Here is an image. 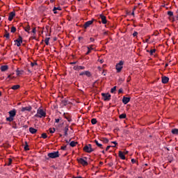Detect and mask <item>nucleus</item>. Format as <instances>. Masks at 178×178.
<instances>
[{"mask_svg": "<svg viewBox=\"0 0 178 178\" xmlns=\"http://www.w3.org/2000/svg\"><path fill=\"white\" fill-rule=\"evenodd\" d=\"M35 118H42L46 117V112L41 108H38L35 115Z\"/></svg>", "mask_w": 178, "mask_h": 178, "instance_id": "f257e3e1", "label": "nucleus"}, {"mask_svg": "<svg viewBox=\"0 0 178 178\" xmlns=\"http://www.w3.org/2000/svg\"><path fill=\"white\" fill-rule=\"evenodd\" d=\"M47 156L48 157L45 158L46 160H49V159H55L59 157V152H58V151H56V152H54L51 153H48Z\"/></svg>", "mask_w": 178, "mask_h": 178, "instance_id": "f03ea898", "label": "nucleus"}, {"mask_svg": "<svg viewBox=\"0 0 178 178\" xmlns=\"http://www.w3.org/2000/svg\"><path fill=\"white\" fill-rule=\"evenodd\" d=\"M77 161H79V163L81 164L83 166L88 165V159L86 156L77 159Z\"/></svg>", "mask_w": 178, "mask_h": 178, "instance_id": "7ed1b4c3", "label": "nucleus"}, {"mask_svg": "<svg viewBox=\"0 0 178 178\" xmlns=\"http://www.w3.org/2000/svg\"><path fill=\"white\" fill-rule=\"evenodd\" d=\"M123 64H124V62H123L122 60H120V63L116 64L115 69L118 73H120V72H122V70L123 68Z\"/></svg>", "mask_w": 178, "mask_h": 178, "instance_id": "20e7f679", "label": "nucleus"}, {"mask_svg": "<svg viewBox=\"0 0 178 178\" xmlns=\"http://www.w3.org/2000/svg\"><path fill=\"white\" fill-rule=\"evenodd\" d=\"M101 95L103 97L104 102H109L111 100V95L109 93H102Z\"/></svg>", "mask_w": 178, "mask_h": 178, "instance_id": "39448f33", "label": "nucleus"}, {"mask_svg": "<svg viewBox=\"0 0 178 178\" xmlns=\"http://www.w3.org/2000/svg\"><path fill=\"white\" fill-rule=\"evenodd\" d=\"M15 42H17V47H20L23 42L22 41V36H19L17 40H15Z\"/></svg>", "mask_w": 178, "mask_h": 178, "instance_id": "423d86ee", "label": "nucleus"}, {"mask_svg": "<svg viewBox=\"0 0 178 178\" xmlns=\"http://www.w3.org/2000/svg\"><path fill=\"white\" fill-rule=\"evenodd\" d=\"M31 111H32V106H31L21 108V112H25V111L30 112Z\"/></svg>", "mask_w": 178, "mask_h": 178, "instance_id": "0eeeda50", "label": "nucleus"}, {"mask_svg": "<svg viewBox=\"0 0 178 178\" xmlns=\"http://www.w3.org/2000/svg\"><path fill=\"white\" fill-rule=\"evenodd\" d=\"M99 17L101 19V22H102L103 24H106L107 23L106 17H105V15H100Z\"/></svg>", "mask_w": 178, "mask_h": 178, "instance_id": "6e6552de", "label": "nucleus"}, {"mask_svg": "<svg viewBox=\"0 0 178 178\" xmlns=\"http://www.w3.org/2000/svg\"><path fill=\"white\" fill-rule=\"evenodd\" d=\"M16 16V13L15 11L10 12L9 14V18L8 19L9 21H13V19Z\"/></svg>", "mask_w": 178, "mask_h": 178, "instance_id": "1a4fd4ad", "label": "nucleus"}, {"mask_svg": "<svg viewBox=\"0 0 178 178\" xmlns=\"http://www.w3.org/2000/svg\"><path fill=\"white\" fill-rule=\"evenodd\" d=\"M130 99L131 98L124 96L122 99V103L126 105L130 102Z\"/></svg>", "mask_w": 178, "mask_h": 178, "instance_id": "9d476101", "label": "nucleus"}, {"mask_svg": "<svg viewBox=\"0 0 178 178\" xmlns=\"http://www.w3.org/2000/svg\"><path fill=\"white\" fill-rule=\"evenodd\" d=\"M169 81V77L167 76H162L161 77V82L163 84H166Z\"/></svg>", "mask_w": 178, "mask_h": 178, "instance_id": "9b49d317", "label": "nucleus"}, {"mask_svg": "<svg viewBox=\"0 0 178 178\" xmlns=\"http://www.w3.org/2000/svg\"><path fill=\"white\" fill-rule=\"evenodd\" d=\"M16 113H17L16 109H13L9 111L10 117H14V118L16 117Z\"/></svg>", "mask_w": 178, "mask_h": 178, "instance_id": "f8f14e48", "label": "nucleus"}, {"mask_svg": "<svg viewBox=\"0 0 178 178\" xmlns=\"http://www.w3.org/2000/svg\"><path fill=\"white\" fill-rule=\"evenodd\" d=\"M29 131H30V133H31V134H36L37 131H38L37 129H35V128H33V127H30V128L29 129Z\"/></svg>", "mask_w": 178, "mask_h": 178, "instance_id": "ddd939ff", "label": "nucleus"}, {"mask_svg": "<svg viewBox=\"0 0 178 178\" xmlns=\"http://www.w3.org/2000/svg\"><path fill=\"white\" fill-rule=\"evenodd\" d=\"M90 26V21H87L86 23L84 24V25H83V29L86 30V29H88V27Z\"/></svg>", "mask_w": 178, "mask_h": 178, "instance_id": "4468645a", "label": "nucleus"}, {"mask_svg": "<svg viewBox=\"0 0 178 178\" xmlns=\"http://www.w3.org/2000/svg\"><path fill=\"white\" fill-rule=\"evenodd\" d=\"M79 75L80 76L86 75L88 77H90V72H88V71L82 72L81 73H80Z\"/></svg>", "mask_w": 178, "mask_h": 178, "instance_id": "2eb2a0df", "label": "nucleus"}, {"mask_svg": "<svg viewBox=\"0 0 178 178\" xmlns=\"http://www.w3.org/2000/svg\"><path fill=\"white\" fill-rule=\"evenodd\" d=\"M56 10L60 11L61 10V8L60 6L54 7V9H53V11H54V14H57L58 13V12Z\"/></svg>", "mask_w": 178, "mask_h": 178, "instance_id": "dca6fc26", "label": "nucleus"}, {"mask_svg": "<svg viewBox=\"0 0 178 178\" xmlns=\"http://www.w3.org/2000/svg\"><path fill=\"white\" fill-rule=\"evenodd\" d=\"M68 131H69V127L66 126L64 128V134H65V136H68Z\"/></svg>", "mask_w": 178, "mask_h": 178, "instance_id": "f3484780", "label": "nucleus"}, {"mask_svg": "<svg viewBox=\"0 0 178 178\" xmlns=\"http://www.w3.org/2000/svg\"><path fill=\"white\" fill-rule=\"evenodd\" d=\"M14 118L15 117L9 116V117L6 118V121L9 122H12L14 121Z\"/></svg>", "mask_w": 178, "mask_h": 178, "instance_id": "a211bd4d", "label": "nucleus"}, {"mask_svg": "<svg viewBox=\"0 0 178 178\" xmlns=\"http://www.w3.org/2000/svg\"><path fill=\"white\" fill-rule=\"evenodd\" d=\"M8 69V65H3L1 67L0 70L1 72H6V70Z\"/></svg>", "mask_w": 178, "mask_h": 178, "instance_id": "6ab92c4d", "label": "nucleus"}, {"mask_svg": "<svg viewBox=\"0 0 178 178\" xmlns=\"http://www.w3.org/2000/svg\"><path fill=\"white\" fill-rule=\"evenodd\" d=\"M119 156H120V158L121 159L125 160V156H124V154L122 153V151H120Z\"/></svg>", "mask_w": 178, "mask_h": 178, "instance_id": "aec40b11", "label": "nucleus"}, {"mask_svg": "<svg viewBox=\"0 0 178 178\" xmlns=\"http://www.w3.org/2000/svg\"><path fill=\"white\" fill-rule=\"evenodd\" d=\"M83 150H84L85 152H90V148L88 145H86L84 147H83Z\"/></svg>", "mask_w": 178, "mask_h": 178, "instance_id": "412c9836", "label": "nucleus"}, {"mask_svg": "<svg viewBox=\"0 0 178 178\" xmlns=\"http://www.w3.org/2000/svg\"><path fill=\"white\" fill-rule=\"evenodd\" d=\"M4 38H7V40H10V33L7 31H5Z\"/></svg>", "mask_w": 178, "mask_h": 178, "instance_id": "4be33fe9", "label": "nucleus"}, {"mask_svg": "<svg viewBox=\"0 0 178 178\" xmlns=\"http://www.w3.org/2000/svg\"><path fill=\"white\" fill-rule=\"evenodd\" d=\"M24 72V71H23V70H19V69L17 70V76L22 75Z\"/></svg>", "mask_w": 178, "mask_h": 178, "instance_id": "5701e85b", "label": "nucleus"}, {"mask_svg": "<svg viewBox=\"0 0 178 178\" xmlns=\"http://www.w3.org/2000/svg\"><path fill=\"white\" fill-rule=\"evenodd\" d=\"M95 144H97L98 147H99L101 149H104V147H102V145L99 143V141H97V140H95Z\"/></svg>", "mask_w": 178, "mask_h": 178, "instance_id": "b1692460", "label": "nucleus"}, {"mask_svg": "<svg viewBox=\"0 0 178 178\" xmlns=\"http://www.w3.org/2000/svg\"><path fill=\"white\" fill-rule=\"evenodd\" d=\"M172 134L178 136V129H172Z\"/></svg>", "mask_w": 178, "mask_h": 178, "instance_id": "393cba45", "label": "nucleus"}, {"mask_svg": "<svg viewBox=\"0 0 178 178\" xmlns=\"http://www.w3.org/2000/svg\"><path fill=\"white\" fill-rule=\"evenodd\" d=\"M76 145H77V142L76 141H71V143H70V146L72 147H76Z\"/></svg>", "mask_w": 178, "mask_h": 178, "instance_id": "a878e982", "label": "nucleus"}, {"mask_svg": "<svg viewBox=\"0 0 178 178\" xmlns=\"http://www.w3.org/2000/svg\"><path fill=\"white\" fill-rule=\"evenodd\" d=\"M19 88H20V86L19 85H14L13 87H12V89L13 90H18Z\"/></svg>", "mask_w": 178, "mask_h": 178, "instance_id": "bb28decb", "label": "nucleus"}, {"mask_svg": "<svg viewBox=\"0 0 178 178\" xmlns=\"http://www.w3.org/2000/svg\"><path fill=\"white\" fill-rule=\"evenodd\" d=\"M24 149L25 151H29V145H28L27 142H25V147H24Z\"/></svg>", "mask_w": 178, "mask_h": 178, "instance_id": "cd10ccee", "label": "nucleus"}, {"mask_svg": "<svg viewBox=\"0 0 178 178\" xmlns=\"http://www.w3.org/2000/svg\"><path fill=\"white\" fill-rule=\"evenodd\" d=\"M24 30H25L26 32H28V33H29L30 30H31V26L29 25H28L27 26H26L25 28H24Z\"/></svg>", "mask_w": 178, "mask_h": 178, "instance_id": "c85d7f7f", "label": "nucleus"}, {"mask_svg": "<svg viewBox=\"0 0 178 178\" xmlns=\"http://www.w3.org/2000/svg\"><path fill=\"white\" fill-rule=\"evenodd\" d=\"M90 122L92 123V125H95V124H97V120L96 118H93V119H92V120H90Z\"/></svg>", "mask_w": 178, "mask_h": 178, "instance_id": "c756f323", "label": "nucleus"}, {"mask_svg": "<svg viewBox=\"0 0 178 178\" xmlns=\"http://www.w3.org/2000/svg\"><path fill=\"white\" fill-rule=\"evenodd\" d=\"M17 31V29L15 26H12L10 29V33H15Z\"/></svg>", "mask_w": 178, "mask_h": 178, "instance_id": "7c9ffc66", "label": "nucleus"}, {"mask_svg": "<svg viewBox=\"0 0 178 178\" xmlns=\"http://www.w3.org/2000/svg\"><path fill=\"white\" fill-rule=\"evenodd\" d=\"M167 15H169L170 17H172L174 16L173 11H168Z\"/></svg>", "mask_w": 178, "mask_h": 178, "instance_id": "2f4dec72", "label": "nucleus"}, {"mask_svg": "<svg viewBox=\"0 0 178 178\" xmlns=\"http://www.w3.org/2000/svg\"><path fill=\"white\" fill-rule=\"evenodd\" d=\"M41 137L43 139H46V138H47V134H45V133H43V134H41Z\"/></svg>", "mask_w": 178, "mask_h": 178, "instance_id": "473e14b6", "label": "nucleus"}, {"mask_svg": "<svg viewBox=\"0 0 178 178\" xmlns=\"http://www.w3.org/2000/svg\"><path fill=\"white\" fill-rule=\"evenodd\" d=\"M115 90H117V86H115L111 89V93H114Z\"/></svg>", "mask_w": 178, "mask_h": 178, "instance_id": "72a5a7b5", "label": "nucleus"}, {"mask_svg": "<svg viewBox=\"0 0 178 178\" xmlns=\"http://www.w3.org/2000/svg\"><path fill=\"white\" fill-rule=\"evenodd\" d=\"M126 118V113H122L120 115V119H125Z\"/></svg>", "mask_w": 178, "mask_h": 178, "instance_id": "f704fd0d", "label": "nucleus"}, {"mask_svg": "<svg viewBox=\"0 0 178 178\" xmlns=\"http://www.w3.org/2000/svg\"><path fill=\"white\" fill-rule=\"evenodd\" d=\"M49 131H50V134H54L56 131L55 128H50V129H49Z\"/></svg>", "mask_w": 178, "mask_h": 178, "instance_id": "c9c22d12", "label": "nucleus"}, {"mask_svg": "<svg viewBox=\"0 0 178 178\" xmlns=\"http://www.w3.org/2000/svg\"><path fill=\"white\" fill-rule=\"evenodd\" d=\"M62 104H63L64 106H66L68 104V102L67 100H62L61 102Z\"/></svg>", "mask_w": 178, "mask_h": 178, "instance_id": "e433bc0d", "label": "nucleus"}, {"mask_svg": "<svg viewBox=\"0 0 178 178\" xmlns=\"http://www.w3.org/2000/svg\"><path fill=\"white\" fill-rule=\"evenodd\" d=\"M49 40H50V38H45L44 42H45L46 45H49Z\"/></svg>", "mask_w": 178, "mask_h": 178, "instance_id": "4c0bfd02", "label": "nucleus"}, {"mask_svg": "<svg viewBox=\"0 0 178 178\" xmlns=\"http://www.w3.org/2000/svg\"><path fill=\"white\" fill-rule=\"evenodd\" d=\"M12 162H13L12 159H8V163H7V165H8V166L11 165Z\"/></svg>", "mask_w": 178, "mask_h": 178, "instance_id": "58836bf2", "label": "nucleus"}, {"mask_svg": "<svg viewBox=\"0 0 178 178\" xmlns=\"http://www.w3.org/2000/svg\"><path fill=\"white\" fill-rule=\"evenodd\" d=\"M95 46L91 44V45L90 46V51H91L92 50H95Z\"/></svg>", "mask_w": 178, "mask_h": 178, "instance_id": "ea45409f", "label": "nucleus"}, {"mask_svg": "<svg viewBox=\"0 0 178 178\" xmlns=\"http://www.w3.org/2000/svg\"><path fill=\"white\" fill-rule=\"evenodd\" d=\"M154 53H156V49H151V51H149V54L151 56L153 55Z\"/></svg>", "mask_w": 178, "mask_h": 178, "instance_id": "a19ab883", "label": "nucleus"}, {"mask_svg": "<svg viewBox=\"0 0 178 178\" xmlns=\"http://www.w3.org/2000/svg\"><path fill=\"white\" fill-rule=\"evenodd\" d=\"M38 65L37 63H31V66L33 67L34 66Z\"/></svg>", "mask_w": 178, "mask_h": 178, "instance_id": "79ce46f5", "label": "nucleus"}, {"mask_svg": "<svg viewBox=\"0 0 178 178\" xmlns=\"http://www.w3.org/2000/svg\"><path fill=\"white\" fill-rule=\"evenodd\" d=\"M103 142H104V143H108L109 142V140L107 138H104L103 139Z\"/></svg>", "mask_w": 178, "mask_h": 178, "instance_id": "37998d69", "label": "nucleus"}, {"mask_svg": "<svg viewBox=\"0 0 178 178\" xmlns=\"http://www.w3.org/2000/svg\"><path fill=\"white\" fill-rule=\"evenodd\" d=\"M138 35V33L136 32V31H134V33H133L134 37H136V35Z\"/></svg>", "mask_w": 178, "mask_h": 178, "instance_id": "c03bdc74", "label": "nucleus"}, {"mask_svg": "<svg viewBox=\"0 0 178 178\" xmlns=\"http://www.w3.org/2000/svg\"><path fill=\"white\" fill-rule=\"evenodd\" d=\"M79 66H74V70H79Z\"/></svg>", "mask_w": 178, "mask_h": 178, "instance_id": "a18cd8bd", "label": "nucleus"}, {"mask_svg": "<svg viewBox=\"0 0 178 178\" xmlns=\"http://www.w3.org/2000/svg\"><path fill=\"white\" fill-rule=\"evenodd\" d=\"M31 33H33V34H35L36 33L35 28L33 29V31H31Z\"/></svg>", "mask_w": 178, "mask_h": 178, "instance_id": "49530a36", "label": "nucleus"}, {"mask_svg": "<svg viewBox=\"0 0 178 178\" xmlns=\"http://www.w3.org/2000/svg\"><path fill=\"white\" fill-rule=\"evenodd\" d=\"M136 161L135 159H131V163H136Z\"/></svg>", "mask_w": 178, "mask_h": 178, "instance_id": "de8ad7c7", "label": "nucleus"}, {"mask_svg": "<svg viewBox=\"0 0 178 178\" xmlns=\"http://www.w3.org/2000/svg\"><path fill=\"white\" fill-rule=\"evenodd\" d=\"M111 147H112V146H111V145L107 146V147H106V151H108L109 149H110Z\"/></svg>", "mask_w": 178, "mask_h": 178, "instance_id": "09e8293b", "label": "nucleus"}, {"mask_svg": "<svg viewBox=\"0 0 178 178\" xmlns=\"http://www.w3.org/2000/svg\"><path fill=\"white\" fill-rule=\"evenodd\" d=\"M123 92V90L122 88H120L119 90H118V94H121Z\"/></svg>", "mask_w": 178, "mask_h": 178, "instance_id": "8fccbe9b", "label": "nucleus"}, {"mask_svg": "<svg viewBox=\"0 0 178 178\" xmlns=\"http://www.w3.org/2000/svg\"><path fill=\"white\" fill-rule=\"evenodd\" d=\"M129 81H131V76H129L128 79H127V82H129Z\"/></svg>", "mask_w": 178, "mask_h": 178, "instance_id": "3c124183", "label": "nucleus"}, {"mask_svg": "<svg viewBox=\"0 0 178 178\" xmlns=\"http://www.w3.org/2000/svg\"><path fill=\"white\" fill-rule=\"evenodd\" d=\"M79 70H84V67L83 66H79Z\"/></svg>", "mask_w": 178, "mask_h": 178, "instance_id": "603ef678", "label": "nucleus"}, {"mask_svg": "<svg viewBox=\"0 0 178 178\" xmlns=\"http://www.w3.org/2000/svg\"><path fill=\"white\" fill-rule=\"evenodd\" d=\"M95 41V39L93 38H90V42H94Z\"/></svg>", "mask_w": 178, "mask_h": 178, "instance_id": "864d4df0", "label": "nucleus"}, {"mask_svg": "<svg viewBox=\"0 0 178 178\" xmlns=\"http://www.w3.org/2000/svg\"><path fill=\"white\" fill-rule=\"evenodd\" d=\"M87 48H88V51H87V53H86V55H88L89 53H90V47H88Z\"/></svg>", "mask_w": 178, "mask_h": 178, "instance_id": "5fc2aeb1", "label": "nucleus"}, {"mask_svg": "<svg viewBox=\"0 0 178 178\" xmlns=\"http://www.w3.org/2000/svg\"><path fill=\"white\" fill-rule=\"evenodd\" d=\"M95 19H92V20L90 21V25H91L94 22Z\"/></svg>", "mask_w": 178, "mask_h": 178, "instance_id": "6e6d98bb", "label": "nucleus"}, {"mask_svg": "<svg viewBox=\"0 0 178 178\" xmlns=\"http://www.w3.org/2000/svg\"><path fill=\"white\" fill-rule=\"evenodd\" d=\"M61 149L63 150V151H65V150L66 149V146L62 147H61Z\"/></svg>", "mask_w": 178, "mask_h": 178, "instance_id": "4d7b16f0", "label": "nucleus"}, {"mask_svg": "<svg viewBox=\"0 0 178 178\" xmlns=\"http://www.w3.org/2000/svg\"><path fill=\"white\" fill-rule=\"evenodd\" d=\"M111 143H113V144H114V145H118V143H117V142H116V141H113V142H111Z\"/></svg>", "mask_w": 178, "mask_h": 178, "instance_id": "13d9d810", "label": "nucleus"}, {"mask_svg": "<svg viewBox=\"0 0 178 178\" xmlns=\"http://www.w3.org/2000/svg\"><path fill=\"white\" fill-rule=\"evenodd\" d=\"M92 152V149L91 148V145H90V152Z\"/></svg>", "mask_w": 178, "mask_h": 178, "instance_id": "bf43d9fd", "label": "nucleus"}, {"mask_svg": "<svg viewBox=\"0 0 178 178\" xmlns=\"http://www.w3.org/2000/svg\"><path fill=\"white\" fill-rule=\"evenodd\" d=\"M70 64H71V65H76V62H72V63H70Z\"/></svg>", "mask_w": 178, "mask_h": 178, "instance_id": "052dcab7", "label": "nucleus"}, {"mask_svg": "<svg viewBox=\"0 0 178 178\" xmlns=\"http://www.w3.org/2000/svg\"><path fill=\"white\" fill-rule=\"evenodd\" d=\"M113 165V163H108V166H110V167H112Z\"/></svg>", "mask_w": 178, "mask_h": 178, "instance_id": "680f3d73", "label": "nucleus"}, {"mask_svg": "<svg viewBox=\"0 0 178 178\" xmlns=\"http://www.w3.org/2000/svg\"><path fill=\"white\" fill-rule=\"evenodd\" d=\"M136 9V6H134V7L133 8V11L135 12Z\"/></svg>", "mask_w": 178, "mask_h": 178, "instance_id": "e2e57ef3", "label": "nucleus"}, {"mask_svg": "<svg viewBox=\"0 0 178 178\" xmlns=\"http://www.w3.org/2000/svg\"><path fill=\"white\" fill-rule=\"evenodd\" d=\"M131 15L135 16V11H133V12L131 13Z\"/></svg>", "mask_w": 178, "mask_h": 178, "instance_id": "0e129e2a", "label": "nucleus"}, {"mask_svg": "<svg viewBox=\"0 0 178 178\" xmlns=\"http://www.w3.org/2000/svg\"><path fill=\"white\" fill-rule=\"evenodd\" d=\"M56 122L58 123L59 122V119H56Z\"/></svg>", "mask_w": 178, "mask_h": 178, "instance_id": "69168bd1", "label": "nucleus"}, {"mask_svg": "<svg viewBox=\"0 0 178 178\" xmlns=\"http://www.w3.org/2000/svg\"><path fill=\"white\" fill-rule=\"evenodd\" d=\"M175 18H176L177 20L178 21V14L177 15V16H175Z\"/></svg>", "mask_w": 178, "mask_h": 178, "instance_id": "338daca9", "label": "nucleus"}, {"mask_svg": "<svg viewBox=\"0 0 178 178\" xmlns=\"http://www.w3.org/2000/svg\"><path fill=\"white\" fill-rule=\"evenodd\" d=\"M120 81L123 82V81H124V79H120Z\"/></svg>", "mask_w": 178, "mask_h": 178, "instance_id": "774afa93", "label": "nucleus"}]
</instances>
